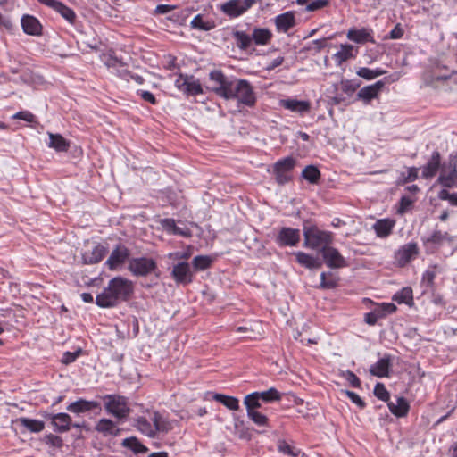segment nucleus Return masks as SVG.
Masks as SVG:
<instances>
[{"mask_svg": "<svg viewBox=\"0 0 457 457\" xmlns=\"http://www.w3.org/2000/svg\"><path fill=\"white\" fill-rule=\"evenodd\" d=\"M54 430L58 433H64L70 430L71 427V418L69 414L60 412L49 416Z\"/></svg>", "mask_w": 457, "mask_h": 457, "instance_id": "b1692460", "label": "nucleus"}, {"mask_svg": "<svg viewBox=\"0 0 457 457\" xmlns=\"http://www.w3.org/2000/svg\"><path fill=\"white\" fill-rule=\"evenodd\" d=\"M137 94L140 96L144 101L148 102L152 104H156L155 96L151 92L145 90H137Z\"/></svg>", "mask_w": 457, "mask_h": 457, "instance_id": "69168bd1", "label": "nucleus"}, {"mask_svg": "<svg viewBox=\"0 0 457 457\" xmlns=\"http://www.w3.org/2000/svg\"><path fill=\"white\" fill-rule=\"evenodd\" d=\"M134 426L143 435L154 438L158 433L167 434L174 428L172 420L155 411H147L145 415L134 420Z\"/></svg>", "mask_w": 457, "mask_h": 457, "instance_id": "f03ea898", "label": "nucleus"}, {"mask_svg": "<svg viewBox=\"0 0 457 457\" xmlns=\"http://www.w3.org/2000/svg\"><path fill=\"white\" fill-rule=\"evenodd\" d=\"M403 29L401 24H396L395 28L386 36L385 39H399L403 36Z\"/></svg>", "mask_w": 457, "mask_h": 457, "instance_id": "13d9d810", "label": "nucleus"}, {"mask_svg": "<svg viewBox=\"0 0 457 457\" xmlns=\"http://www.w3.org/2000/svg\"><path fill=\"white\" fill-rule=\"evenodd\" d=\"M345 394L352 401V403H355L360 408H364L365 403L356 393L346 390V391H345Z\"/></svg>", "mask_w": 457, "mask_h": 457, "instance_id": "e2e57ef3", "label": "nucleus"}, {"mask_svg": "<svg viewBox=\"0 0 457 457\" xmlns=\"http://www.w3.org/2000/svg\"><path fill=\"white\" fill-rule=\"evenodd\" d=\"M446 240H452V237L447 232L436 230L426 239V243L440 245Z\"/></svg>", "mask_w": 457, "mask_h": 457, "instance_id": "49530a36", "label": "nucleus"}, {"mask_svg": "<svg viewBox=\"0 0 457 457\" xmlns=\"http://www.w3.org/2000/svg\"><path fill=\"white\" fill-rule=\"evenodd\" d=\"M107 248L100 244H96L90 249L82 253V260L85 264H95L99 262L106 254Z\"/></svg>", "mask_w": 457, "mask_h": 457, "instance_id": "aec40b11", "label": "nucleus"}, {"mask_svg": "<svg viewBox=\"0 0 457 457\" xmlns=\"http://www.w3.org/2000/svg\"><path fill=\"white\" fill-rule=\"evenodd\" d=\"M191 27L203 31H208L214 28V23L211 21H204L202 15H196L191 21Z\"/></svg>", "mask_w": 457, "mask_h": 457, "instance_id": "a18cd8bd", "label": "nucleus"}, {"mask_svg": "<svg viewBox=\"0 0 457 457\" xmlns=\"http://www.w3.org/2000/svg\"><path fill=\"white\" fill-rule=\"evenodd\" d=\"M119 76L127 81H129L130 79H132L137 84H143V82H144V79L142 76H140L138 74H132L126 70L120 71L119 72Z\"/></svg>", "mask_w": 457, "mask_h": 457, "instance_id": "6e6d98bb", "label": "nucleus"}, {"mask_svg": "<svg viewBox=\"0 0 457 457\" xmlns=\"http://www.w3.org/2000/svg\"><path fill=\"white\" fill-rule=\"evenodd\" d=\"M129 256V252L126 246L117 245L105 262V266L112 270H119L125 263Z\"/></svg>", "mask_w": 457, "mask_h": 457, "instance_id": "ddd939ff", "label": "nucleus"}, {"mask_svg": "<svg viewBox=\"0 0 457 457\" xmlns=\"http://www.w3.org/2000/svg\"><path fill=\"white\" fill-rule=\"evenodd\" d=\"M302 177L311 184H317L320 178V172L316 166L308 165L303 170Z\"/></svg>", "mask_w": 457, "mask_h": 457, "instance_id": "ea45409f", "label": "nucleus"}, {"mask_svg": "<svg viewBox=\"0 0 457 457\" xmlns=\"http://www.w3.org/2000/svg\"><path fill=\"white\" fill-rule=\"evenodd\" d=\"M122 445L136 453H145L148 451V448L136 437L124 439Z\"/></svg>", "mask_w": 457, "mask_h": 457, "instance_id": "79ce46f5", "label": "nucleus"}, {"mask_svg": "<svg viewBox=\"0 0 457 457\" xmlns=\"http://www.w3.org/2000/svg\"><path fill=\"white\" fill-rule=\"evenodd\" d=\"M300 241V231L296 228H283L278 232L276 242L280 246H295Z\"/></svg>", "mask_w": 457, "mask_h": 457, "instance_id": "2eb2a0df", "label": "nucleus"}, {"mask_svg": "<svg viewBox=\"0 0 457 457\" xmlns=\"http://www.w3.org/2000/svg\"><path fill=\"white\" fill-rule=\"evenodd\" d=\"M412 290L411 287H403L400 291L396 292L393 300L398 303H410L412 301Z\"/></svg>", "mask_w": 457, "mask_h": 457, "instance_id": "c03bdc74", "label": "nucleus"}, {"mask_svg": "<svg viewBox=\"0 0 457 457\" xmlns=\"http://www.w3.org/2000/svg\"><path fill=\"white\" fill-rule=\"evenodd\" d=\"M49 141L46 143L49 148L56 152H66L70 147V143L61 134L48 132Z\"/></svg>", "mask_w": 457, "mask_h": 457, "instance_id": "473e14b6", "label": "nucleus"}, {"mask_svg": "<svg viewBox=\"0 0 457 457\" xmlns=\"http://www.w3.org/2000/svg\"><path fill=\"white\" fill-rule=\"evenodd\" d=\"M209 79L212 82V90L219 96L226 98L227 95L231 93L230 86L234 79H228L220 71H212Z\"/></svg>", "mask_w": 457, "mask_h": 457, "instance_id": "1a4fd4ad", "label": "nucleus"}, {"mask_svg": "<svg viewBox=\"0 0 457 457\" xmlns=\"http://www.w3.org/2000/svg\"><path fill=\"white\" fill-rule=\"evenodd\" d=\"M395 220L390 218L378 219L372 225L376 236L379 238H387L393 232Z\"/></svg>", "mask_w": 457, "mask_h": 457, "instance_id": "412c9836", "label": "nucleus"}, {"mask_svg": "<svg viewBox=\"0 0 457 457\" xmlns=\"http://www.w3.org/2000/svg\"><path fill=\"white\" fill-rule=\"evenodd\" d=\"M173 278L182 284H189L193 279V271L189 263L182 262L174 265L172 269Z\"/></svg>", "mask_w": 457, "mask_h": 457, "instance_id": "6ab92c4d", "label": "nucleus"}, {"mask_svg": "<svg viewBox=\"0 0 457 457\" xmlns=\"http://www.w3.org/2000/svg\"><path fill=\"white\" fill-rule=\"evenodd\" d=\"M388 408L390 411L397 417H404L409 411V403L403 396H396L395 400L388 401Z\"/></svg>", "mask_w": 457, "mask_h": 457, "instance_id": "c756f323", "label": "nucleus"}, {"mask_svg": "<svg viewBox=\"0 0 457 457\" xmlns=\"http://www.w3.org/2000/svg\"><path fill=\"white\" fill-rule=\"evenodd\" d=\"M328 4V0H314L306 6V11L314 12Z\"/></svg>", "mask_w": 457, "mask_h": 457, "instance_id": "bf43d9fd", "label": "nucleus"}, {"mask_svg": "<svg viewBox=\"0 0 457 457\" xmlns=\"http://www.w3.org/2000/svg\"><path fill=\"white\" fill-rule=\"evenodd\" d=\"M192 248L191 246H188L187 248V250L183 251V252H174V253H170L169 254V257L170 259H174V260H180V259H183V260H187L190 258V256L192 255Z\"/></svg>", "mask_w": 457, "mask_h": 457, "instance_id": "4d7b16f0", "label": "nucleus"}, {"mask_svg": "<svg viewBox=\"0 0 457 457\" xmlns=\"http://www.w3.org/2000/svg\"><path fill=\"white\" fill-rule=\"evenodd\" d=\"M247 417L258 426H265L268 423L267 416L258 411L247 412Z\"/></svg>", "mask_w": 457, "mask_h": 457, "instance_id": "3c124183", "label": "nucleus"}, {"mask_svg": "<svg viewBox=\"0 0 457 457\" xmlns=\"http://www.w3.org/2000/svg\"><path fill=\"white\" fill-rule=\"evenodd\" d=\"M212 398L225 405L229 410L237 411L239 409V401L234 396H228L222 394H214Z\"/></svg>", "mask_w": 457, "mask_h": 457, "instance_id": "e433bc0d", "label": "nucleus"}, {"mask_svg": "<svg viewBox=\"0 0 457 457\" xmlns=\"http://www.w3.org/2000/svg\"><path fill=\"white\" fill-rule=\"evenodd\" d=\"M251 36L252 42L253 41L258 46H265L272 38L271 31L266 28H254Z\"/></svg>", "mask_w": 457, "mask_h": 457, "instance_id": "f704fd0d", "label": "nucleus"}, {"mask_svg": "<svg viewBox=\"0 0 457 457\" xmlns=\"http://www.w3.org/2000/svg\"><path fill=\"white\" fill-rule=\"evenodd\" d=\"M384 86L385 83L382 80H378L372 85L365 86L359 90L357 97L366 104L370 103L372 99H375L378 96V94Z\"/></svg>", "mask_w": 457, "mask_h": 457, "instance_id": "4be33fe9", "label": "nucleus"}, {"mask_svg": "<svg viewBox=\"0 0 457 457\" xmlns=\"http://www.w3.org/2000/svg\"><path fill=\"white\" fill-rule=\"evenodd\" d=\"M104 406L108 414L119 420H126L130 412L128 399L119 395H106L103 397Z\"/></svg>", "mask_w": 457, "mask_h": 457, "instance_id": "39448f33", "label": "nucleus"}, {"mask_svg": "<svg viewBox=\"0 0 457 457\" xmlns=\"http://www.w3.org/2000/svg\"><path fill=\"white\" fill-rule=\"evenodd\" d=\"M258 396L262 402L269 403L280 401L282 398V394L276 388L270 387L266 391L258 392Z\"/></svg>", "mask_w": 457, "mask_h": 457, "instance_id": "a19ab883", "label": "nucleus"}, {"mask_svg": "<svg viewBox=\"0 0 457 457\" xmlns=\"http://www.w3.org/2000/svg\"><path fill=\"white\" fill-rule=\"evenodd\" d=\"M214 259L210 255H197L192 261L193 268L195 271L204 270L208 269Z\"/></svg>", "mask_w": 457, "mask_h": 457, "instance_id": "4c0bfd02", "label": "nucleus"}, {"mask_svg": "<svg viewBox=\"0 0 457 457\" xmlns=\"http://www.w3.org/2000/svg\"><path fill=\"white\" fill-rule=\"evenodd\" d=\"M40 4H45L62 15L69 23L73 24L76 20L74 11L69 6L57 0H37Z\"/></svg>", "mask_w": 457, "mask_h": 457, "instance_id": "f3484780", "label": "nucleus"}, {"mask_svg": "<svg viewBox=\"0 0 457 457\" xmlns=\"http://www.w3.org/2000/svg\"><path fill=\"white\" fill-rule=\"evenodd\" d=\"M13 119L22 120L27 122H34L35 121V116L29 111H21L16 112L13 116Z\"/></svg>", "mask_w": 457, "mask_h": 457, "instance_id": "052dcab7", "label": "nucleus"}, {"mask_svg": "<svg viewBox=\"0 0 457 457\" xmlns=\"http://www.w3.org/2000/svg\"><path fill=\"white\" fill-rule=\"evenodd\" d=\"M374 395L384 402H388L390 399L389 392L386 390L382 383H377L374 387Z\"/></svg>", "mask_w": 457, "mask_h": 457, "instance_id": "603ef678", "label": "nucleus"}, {"mask_svg": "<svg viewBox=\"0 0 457 457\" xmlns=\"http://www.w3.org/2000/svg\"><path fill=\"white\" fill-rule=\"evenodd\" d=\"M356 74L366 80H371L375 79L374 71L366 67L360 68L356 71Z\"/></svg>", "mask_w": 457, "mask_h": 457, "instance_id": "680f3d73", "label": "nucleus"}, {"mask_svg": "<svg viewBox=\"0 0 457 457\" xmlns=\"http://www.w3.org/2000/svg\"><path fill=\"white\" fill-rule=\"evenodd\" d=\"M303 245L312 250L328 247L334 238L332 232L321 230L312 225L303 227Z\"/></svg>", "mask_w": 457, "mask_h": 457, "instance_id": "7ed1b4c3", "label": "nucleus"}, {"mask_svg": "<svg viewBox=\"0 0 457 457\" xmlns=\"http://www.w3.org/2000/svg\"><path fill=\"white\" fill-rule=\"evenodd\" d=\"M279 105L290 112L303 115L307 113L311 109V104L309 101L297 100L295 98L281 99Z\"/></svg>", "mask_w": 457, "mask_h": 457, "instance_id": "a211bd4d", "label": "nucleus"}, {"mask_svg": "<svg viewBox=\"0 0 457 457\" xmlns=\"http://www.w3.org/2000/svg\"><path fill=\"white\" fill-rule=\"evenodd\" d=\"M237 46L241 49L248 48L252 44V36L244 31L237 30L233 33Z\"/></svg>", "mask_w": 457, "mask_h": 457, "instance_id": "37998d69", "label": "nucleus"}, {"mask_svg": "<svg viewBox=\"0 0 457 457\" xmlns=\"http://www.w3.org/2000/svg\"><path fill=\"white\" fill-rule=\"evenodd\" d=\"M360 84L354 80L351 79H344L341 81V88L344 93L347 95L353 94L358 87Z\"/></svg>", "mask_w": 457, "mask_h": 457, "instance_id": "5fc2aeb1", "label": "nucleus"}, {"mask_svg": "<svg viewBox=\"0 0 457 457\" xmlns=\"http://www.w3.org/2000/svg\"><path fill=\"white\" fill-rule=\"evenodd\" d=\"M337 285V278L332 275V273L322 272L320 274V287L323 289H330Z\"/></svg>", "mask_w": 457, "mask_h": 457, "instance_id": "de8ad7c7", "label": "nucleus"}, {"mask_svg": "<svg viewBox=\"0 0 457 457\" xmlns=\"http://www.w3.org/2000/svg\"><path fill=\"white\" fill-rule=\"evenodd\" d=\"M345 378L349 382V384L353 386V387H359L360 385H361V381L359 379V378L354 374L353 373L352 371H346L345 374Z\"/></svg>", "mask_w": 457, "mask_h": 457, "instance_id": "0e129e2a", "label": "nucleus"}, {"mask_svg": "<svg viewBox=\"0 0 457 457\" xmlns=\"http://www.w3.org/2000/svg\"><path fill=\"white\" fill-rule=\"evenodd\" d=\"M376 312L381 318L388 314L394 313L396 311V306L392 303H382L375 308Z\"/></svg>", "mask_w": 457, "mask_h": 457, "instance_id": "8fccbe9b", "label": "nucleus"}, {"mask_svg": "<svg viewBox=\"0 0 457 457\" xmlns=\"http://www.w3.org/2000/svg\"><path fill=\"white\" fill-rule=\"evenodd\" d=\"M295 165V160L293 157H286L276 162L272 168V173L275 176L276 182L279 185H285L292 179V170Z\"/></svg>", "mask_w": 457, "mask_h": 457, "instance_id": "0eeeda50", "label": "nucleus"}, {"mask_svg": "<svg viewBox=\"0 0 457 457\" xmlns=\"http://www.w3.org/2000/svg\"><path fill=\"white\" fill-rule=\"evenodd\" d=\"M21 24L24 33L30 36H39L42 33V25L39 21L29 14L21 17Z\"/></svg>", "mask_w": 457, "mask_h": 457, "instance_id": "5701e85b", "label": "nucleus"}, {"mask_svg": "<svg viewBox=\"0 0 457 457\" xmlns=\"http://www.w3.org/2000/svg\"><path fill=\"white\" fill-rule=\"evenodd\" d=\"M420 250L418 244L409 242L401 245L394 254L395 262L397 266L404 267L419 255Z\"/></svg>", "mask_w": 457, "mask_h": 457, "instance_id": "9d476101", "label": "nucleus"}, {"mask_svg": "<svg viewBox=\"0 0 457 457\" xmlns=\"http://www.w3.org/2000/svg\"><path fill=\"white\" fill-rule=\"evenodd\" d=\"M278 450L292 457H297L300 455L301 451L299 449L294 448L291 445H289L285 440H278Z\"/></svg>", "mask_w": 457, "mask_h": 457, "instance_id": "09e8293b", "label": "nucleus"}, {"mask_svg": "<svg viewBox=\"0 0 457 457\" xmlns=\"http://www.w3.org/2000/svg\"><path fill=\"white\" fill-rule=\"evenodd\" d=\"M99 406L100 404L98 402L87 401L80 398L73 403H71L66 409L72 413L79 414L93 411L96 408H99Z\"/></svg>", "mask_w": 457, "mask_h": 457, "instance_id": "bb28decb", "label": "nucleus"}, {"mask_svg": "<svg viewBox=\"0 0 457 457\" xmlns=\"http://www.w3.org/2000/svg\"><path fill=\"white\" fill-rule=\"evenodd\" d=\"M296 262L303 267L307 269H317L321 266L320 261L309 253L298 251L294 253Z\"/></svg>", "mask_w": 457, "mask_h": 457, "instance_id": "2f4dec72", "label": "nucleus"}, {"mask_svg": "<svg viewBox=\"0 0 457 457\" xmlns=\"http://www.w3.org/2000/svg\"><path fill=\"white\" fill-rule=\"evenodd\" d=\"M155 269L156 262L151 258H133L129 263V270L135 276H146L152 273Z\"/></svg>", "mask_w": 457, "mask_h": 457, "instance_id": "f8f14e48", "label": "nucleus"}, {"mask_svg": "<svg viewBox=\"0 0 457 457\" xmlns=\"http://www.w3.org/2000/svg\"><path fill=\"white\" fill-rule=\"evenodd\" d=\"M160 223L162 228L170 235H177L183 237H190L192 236L189 228L177 226L174 219H162Z\"/></svg>", "mask_w": 457, "mask_h": 457, "instance_id": "393cba45", "label": "nucleus"}, {"mask_svg": "<svg viewBox=\"0 0 457 457\" xmlns=\"http://www.w3.org/2000/svg\"><path fill=\"white\" fill-rule=\"evenodd\" d=\"M275 24L279 32H287L295 25V16L291 12L279 14L275 18Z\"/></svg>", "mask_w": 457, "mask_h": 457, "instance_id": "72a5a7b5", "label": "nucleus"}, {"mask_svg": "<svg viewBox=\"0 0 457 457\" xmlns=\"http://www.w3.org/2000/svg\"><path fill=\"white\" fill-rule=\"evenodd\" d=\"M378 319H381V317L379 316V314L376 312V310L374 309L373 312H369L365 315V321L369 324V325H374L377 323L378 320Z\"/></svg>", "mask_w": 457, "mask_h": 457, "instance_id": "338daca9", "label": "nucleus"}, {"mask_svg": "<svg viewBox=\"0 0 457 457\" xmlns=\"http://www.w3.org/2000/svg\"><path fill=\"white\" fill-rule=\"evenodd\" d=\"M322 257L328 267L332 269H340L347 266L345 259L341 255L337 249L328 246L321 249Z\"/></svg>", "mask_w": 457, "mask_h": 457, "instance_id": "4468645a", "label": "nucleus"}, {"mask_svg": "<svg viewBox=\"0 0 457 457\" xmlns=\"http://www.w3.org/2000/svg\"><path fill=\"white\" fill-rule=\"evenodd\" d=\"M346 37L349 40L357 44L375 43L373 29L368 27L350 29L346 33Z\"/></svg>", "mask_w": 457, "mask_h": 457, "instance_id": "dca6fc26", "label": "nucleus"}, {"mask_svg": "<svg viewBox=\"0 0 457 457\" xmlns=\"http://www.w3.org/2000/svg\"><path fill=\"white\" fill-rule=\"evenodd\" d=\"M231 93L225 99H237L240 104L253 106L256 102L253 87L245 79H234L230 86Z\"/></svg>", "mask_w": 457, "mask_h": 457, "instance_id": "20e7f679", "label": "nucleus"}, {"mask_svg": "<svg viewBox=\"0 0 457 457\" xmlns=\"http://www.w3.org/2000/svg\"><path fill=\"white\" fill-rule=\"evenodd\" d=\"M244 404L246 408V413L257 411L262 406V401L258 396V392H253L247 395L244 399Z\"/></svg>", "mask_w": 457, "mask_h": 457, "instance_id": "58836bf2", "label": "nucleus"}, {"mask_svg": "<svg viewBox=\"0 0 457 457\" xmlns=\"http://www.w3.org/2000/svg\"><path fill=\"white\" fill-rule=\"evenodd\" d=\"M178 90L187 96H197L203 94V88L200 81L193 76L179 74L174 81Z\"/></svg>", "mask_w": 457, "mask_h": 457, "instance_id": "6e6552de", "label": "nucleus"}, {"mask_svg": "<svg viewBox=\"0 0 457 457\" xmlns=\"http://www.w3.org/2000/svg\"><path fill=\"white\" fill-rule=\"evenodd\" d=\"M441 165L440 154L437 151H434L428 163L422 167L421 177L426 179L433 178L438 170L440 171Z\"/></svg>", "mask_w": 457, "mask_h": 457, "instance_id": "a878e982", "label": "nucleus"}, {"mask_svg": "<svg viewBox=\"0 0 457 457\" xmlns=\"http://www.w3.org/2000/svg\"><path fill=\"white\" fill-rule=\"evenodd\" d=\"M357 50L354 49L353 46L349 44L340 45L339 50L333 54V59L337 66L342 65L343 62L353 59L356 55Z\"/></svg>", "mask_w": 457, "mask_h": 457, "instance_id": "c85d7f7f", "label": "nucleus"}, {"mask_svg": "<svg viewBox=\"0 0 457 457\" xmlns=\"http://www.w3.org/2000/svg\"><path fill=\"white\" fill-rule=\"evenodd\" d=\"M391 370V358L385 356L370 366V372L378 378L389 377Z\"/></svg>", "mask_w": 457, "mask_h": 457, "instance_id": "cd10ccee", "label": "nucleus"}, {"mask_svg": "<svg viewBox=\"0 0 457 457\" xmlns=\"http://www.w3.org/2000/svg\"><path fill=\"white\" fill-rule=\"evenodd\" d=\"M418 171H419L418 168H415V167L408 168L405 172H403L401 174L400 179L402 180L403 183L414 181L418 178Z\"/></svg>", "mask_w": 457, "mask_h": 457, "instance_id": "864d4df0", "label": "nucleus"}, {"mask_svg": "<svg viewBox=\"0 0 457 457\" xmlns=\"http://www.w3.org/2000/svg\"><path fill=\"white\" fill-rule=\"evenodd\" d=\"M255 0H228L220 4V11L231 18H237L249 10Z\"/></svg>", "mask_w": 457, "mask_h": 457, "instance_id": "9b49d317", "label": "nucleus"}, {"mask_svg": "<svg viewBox=\"0 0 457 457\" xmlns=\"http://www.w3.org/2000/svg\"><path fill=\"white\" fill-rule=\"evenodd\" d=\"M133 291L132 283L121 277L111 279L108 286L96 297V303L101 308L116 306L126 300Z\"/></svg>", "mask_w": 457, "mask_h": 457, "instance_id": "f257e3e1", "label": "nucleus"}, {"mask_svg": "<svg viewBox=\"0 0 457 457\" xmlns=\"http://www.w3.org/2000/svg\"><path fill=\"white\" fill-rule=\"evenodd\" d=\"M16 423L32 433L41 432L45 428V423L39 420L21 417L17 419Z\"/></svg>", "mask_w": 457, "mask_h": 457, "instance_id": "c9c22d12", "label": "nucleus"}, {"mask_svg": "<svg viewBox=\"0 0 457 457\" xmlns=\"http://www.w3.org/2000/svg\"><path fill=\"white\" fill-rule=\"evenodd\" d=\"M436 274L434 270H427L422 275V282L430 286L433 283Z\"/></svg>", "mask_w": 457, "mask_h": 457, "instance_id": "774afa93", "label": "nucleus"}, {"mask_svg": "<svg viewBox=\"0 0 457 457\" xmlns=\"http://www.w3.org/2000/svg\"><path fill=\"white\" fill-rule=\"evenodd\" d=\"M95 429L104 435V436H118L120 434V428L116 423L110 419H101L96 423Z\"/></svg>", "mask_w": 457, "mask_h": 457, "instance_id": "7c9ffc66", "label": "nucleus"}, {"mask_svg": "<svg viewBox=\"0 0 457 457\" xmlns=\"http://www.w3.org/2000/svg\"><path fill=\"white\" fill-rule=\"evenodd\" d=\"M437 183L445 188L457 187V159L450 158L440 167Z\"/></svg>", "mask_w": 457, "mask_h": 457, "instance_id": "423d86ee", "label": "nucleus"}]
</instances>
